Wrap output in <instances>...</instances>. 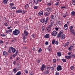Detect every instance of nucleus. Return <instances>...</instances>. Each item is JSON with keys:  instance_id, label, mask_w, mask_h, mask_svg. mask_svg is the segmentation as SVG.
Listing matches in <instances>:
<instances>
[{"instance_id": "f257e3e1", "label": "nucleus", "mask_w": 75, "mask_h": 75, "mask_svg": "<svg viewBox=\"0 0 75 75\" xmlns=\"http://www.w3.org/2000/svg\"><path fill=\"white\" fill-rule=\"evenodd\" d=\"M28 35V33L27 32V31L24 30V33L22 34V37H23V39L24 40L23 42H26V41H25V40L27 38H26L25 37H27Z\"/></svg>"}, {"instance_id": "f03ea898", "label": "nucleus", "mask_w": 75, "mask_h": 75, "mask_svg": "<svg viewBox=\"0 0 75 75\" xmlns=\"http://www.w3.org/2000/svg\"><path fill=\"white\" fill-rule=\"evenodd\" d=\"M20 33V30H19L15 29L13 32V34L14 35H17Z\"/></svg>"}, {"instance_id": "7ed1b4c3", "label": "nucleus", "mask_w": 75, "mask_h": 75, "mask_svg": "<svg viewBox=\"0 0 75 75\" xmlns=\"http://www.w3.org/2000/svg\"><path fill=\"white\" fill-rule=\"evenodd\" d=\"M57 32H56V31H54L52 33L51 35L52 36L55 37V36L57 35Z\"/></svg>"}, {"instance_id": "20e7f679", "label": "nucleus", "mask_w": 75, "mask_h": 75, "mask_svg": "<svg viewBox=\"0 0 75 75\" xmlns=\"http://www.w3.org/2000/svg\"><path fill=\"white\" fill-rule=\"evenodd\" d=\"M59 42L58 41H56L55 40H53L52 41V44H55L56 45H58V44Z\"/></svg>"}, {"instance_id": "39448f33", "label": "nucleus", "mask_w": 75, "mask_h": 75, "mask_svg": "<svg viewBox=\"0 0 75 75\" xmlns=\"http://www.w3.org/2000/svg\"><path fill=\"white\" fill-rule=\"evenodd\" d=\"M50 19V17H47L46 18V19H45V21L46 22V24H48Z\"/></svg>"}, {"instance_id": "423d86ee", "label": "nucleus", "mask_w": 75, "mask_h": 75, "mask_svg": "<svg viewBox=\"0 0 75 75\" xmlns=\"http://www.w3.org/2000/svg\"><path fill=\"white\" fill-rule=\"evenodd\" d=\"M57 23H58L57 26L58 27V28L60 29H61L62 27H61V25H60L61 23L60 22V21H59V22L58 21L57 22Z\"/></svg>"}, {"instance_id": "0eeeda50", "label": "nucleus", "mask_w": 75, "mask_h": 75, "mask_svg": "<svg viewBox=\"0 0 75 75\" xmlns=\"http://www.w3.org/2000/svg\"><path fill=\"white\" fill-rule=\"evenodd\" d=\"M10 49L11 50H12V52H13V53H14L15 52H16V50L14 48H13V47H10Z\"/></svg>"}, {"instance_id": "6e6552de", "label": "nucleus", "mask_w": 75, "mask_h": 75, "mask_svg": "<svg viewBox=\"0 0 75 75\" xmlns=\"http://www.w3.org/2000/svg\"><path fill=\"white\" fill-rule=\"evenodd\" d=\"M46 10L47 11H48V12H49L51 11L52 10V8L50 7H49L47 8Z\"/></svg>"}, {"instance_id": "1a4fd4ad", "label": "nucleus", "mask_w": 75, "mask_h": 75, "mask_svg": "<svg viewBox=\"0 0 75 75\" xmlns=\"http://www.w3.org/2000/svg\"><path fill=\"white\" fill-rule=\"evenodd\" d=\"M61 68V66H59L57 68V71H61L62 70V68Z\"/></svg>"}, {"instance_id": "9d476101", "label": "nucleus", "mask_w": 75, "mask_h": 75, "mask_svg": "<svg viewBox=\"0 0 75 75\" xmlns=\"http://www.w3.org/2000/svg\"><path fill=\"white\" fill-rule=\"evenodd\" d=\"M54 19H55V17L54 16L52 15L51 16V20L52 21H54Z\"/></svg>"}, {"instance_id": "9b49d317", "label": "nucleus", "mask_w": 75, "mask_h": 75, "mask_svg": "<svg viewBox=\"0 0 75 75\" xmlns=\"http://www.w3.org/2000/svg\"><path fill=\"white\" fill-rule=\"evenodd\" d=\"M64 28L65 30H67L68 29V26L67 24H65L64 25Z\"/></svg>"}, {"instance_id": "f8f14e48", "label": "nucleus", "mask_w": 75, "mask_h": 75, "mask_svg": "<svg viewBox=\"0 0 75 75\" xmlns=\"http://www.w3.org/2000/svg\"><path fill=\"white\" fill-rule=\"evenodd\" d=\"M3 55H4L5 57H7V56L8 55V53H7L5 51H4L3 52Z\"/></svg>"}, {"instance_id": "ddd939ff", "label": "nucleus", "mask_w": 75, "mask_h": 75, "mask_svg": "<svg viewBox=\"0 0 75 75\" xmlns=\"http://www.w3.org/2000/svg\"><path fill=\"white\" fill-rule=\"evenodd\" d=\"M43 13H44L42 11L38 13V16H41L43 15Z\"/></svg>"}, {"instance_id": "4468645a", "label": "nucleus", "mask_w": 75, "mask_h": 75, "mask_svg": "<svg viewBox=\"0 0 75 75\" xmlns=\"http://www.w3.org/2000/svg\"><path fill=\"white\" fill-rule=\"evenodd\" d=\"M16 13H23V12L22 11V10L21 9L17 11L16 12Z\"/></svg>"}, {"instance_id": "2eb2a0df", "label": "nucleus", "mask_w": 75, "mask_h": 75, "mask_svg": "<svg viewBox=\"0 0 75 75\" xmlns=\"http://www.w3.org/2000/svg\"><path fill=\"white\" fill-rule=\"evenodd\" d=\"M50 12H45L44 13V15L45 16H48L50 14Z\"/></svg>"}, {"instance_id": "dca6fc26", "label": "nucleus", "mask_w": 75, "mask_h": 75, "mask_svg": "<svg viewBox=\"0 0 75 75\" xmlns=\"http://www.w3.org/2000/svg\"><path fill=\"white\" fill-rule=\"evenodd\" d=\"M41 23H44L45 24H46L45 21V19H42L40 20Z\"/></svg>"}, {"instance_id": "f3484780", "label": "nucleus", "mask_w": 75, "mask_h": 75, "mask_svg": "<svg viewBox=\"0 0 75 75\" xmlns=\"http://www.w3.org/2000/svg\"><path fill=\"white\" fill-rule=\"evenodd\" d=\"M65 35L64 34L62 35L60 37V39H61V40H64L65 39Z\"/></svg>"}, {"instance_id": "a211bd4d", "label": "nucleus", "mask_w": 75, "mask_h": 75, "mask_svg": "<svg viewBox=\"0 0 75 75\" xmlns=\"http://www.w3.org/2000/svg\"><path fill=\"white\" fill-rule=\"evenodd\" d=\"M51 68V66H48L47 67V69H45V70L47 71H50V69Z\"/></svg>"}, {"instance_id": "6ab92c4d", "label": "nucleus", "mask_w": 75, "mask_h": 75, "mask_svg": "<svg viewBox=\"0 0 75 75\" xmlns=\"http://www.w3.org/2000/svg\"><path fill=\"white\" fill-rule=\"evenodd\" d=\"M46 31L48 32H50L51 31V28H50L47 27L46 28Z\"/></svg>"}, {"instance_id": "aec40b11", "label": "nucleus", "mask_w": 75, "mask_h": 75, "mask_svg": "<svg viewBox=\"0 0 75 75\" xmlns=\"http://www.w3.org/2000/svg\"><path fill=\"white\" fill-rule=\"evenodd\" d=\"M57 55L58 57H60V56H61V52H57Z\"/></svg>"}, {"instance_id": "412c9836", "label": "nucleus", "mask_w": 75, "mask_h": 75, "mask_svg": "<svg viewBox=\"0 0 75 75\" xmlns=\"http://www.w3.org/2000/svg\"><path fill=\"white\" fill-rule=\"evenodd\" d=\"M49 34H46L45 35L44 37L45 38H49Z\"/></svg>"}, {"instance_id": "4be33fe9", "label": "nucleus", "mask_w": 75, "mask_h": 75, "mask_svg": "<svg viewBox=\"0 0 75 75\" xmlns=\"http://www.w3.org/2000/svg\"><path fill=\"white\" fill-rule=\"evenodd\" d=\"M3 1L4 3L6 4H7V3L8 0H3Z\"/></svg>"}, {"instance_id": "5701e85b", "label": "nucleus", "mask_w": 75, "mask_h": 75, "mask_svg": "<svg viewBox=\"0 0 75 75\" xmlns=\"http://www.w3.org/2000/svg\"><path fill=\"white\" fill-rule=\"evenodd\" d=\"M17 68H15L13 69V71L14 74L17 73Z\"/></svg>"}, {"instance_id": "b1692460", "label": "nucleus", "mask_w": 75, "mask_h": 75, "mask_svg": "<svg viewBox=\"0 0 75 75\" xmlns=\"http://www.w3.org/2000/svg\"><path fill=\"white\" fill-rule=\"evenodd\" d=\"M30 6V5L28 4H27L25 6V9H27L28 7H29V6Z\"/></svg>"}, {"instance_id": "393cba45", "label": "nucleus", "mask_w": 75, "mask_h": 75, "mask_svg": "<svg viewBox=\"0 0 75 75\" xmlns=\"http://www.w3.org/2000/svg\"><path fill=\"white\" fill-rule=\"evenodd\" d=\"M71 14L72 16H75V12L74 11H72L71 13Z\"/></svg>"}, {"instance_id": "a878e982", "label": "nucleus", "mask_w": 75, "mask_h": 75, "mask_svg": "<svg viewBox=\"0 0 75 75\" xmlns=\"http://www.w3.org/2000/svg\"><path fill=\"white\" fill-rule=\"evenodd\" d=\"M16 69H17L18 70H19V69H20L21 68L20 66V65L18 64V65L17 66Z\"/></svg>"}, {"instance_id": "bb28decb", "label": "nucleus", "mask_w": 75, "mask_h": 75, "mask_svg": "<svg viewBox=\"0 0 75 75\" xmlns=\"http://www.w3.org/2000/svg\"><path fill=\"white\" fill-rule=\"evenodd\" d=\"M21 74V71H19L17 72L16 75H20Z\"/></svg>"}, {"instance_id": "cd10ccee", "label": "nucleus", "mask_w": 75, "mask_h": 75, "mask_svg": "<svg viewBox=\"0 0 75 75\" xmlns=\"http://www.w3.org/2000/svg\"><path fill=\"white\" fill-rule=\"evenodd\" d=\"M34 2L37 5V4L38 3V0H34Z\"/></svg>"}, {"instance_id": "c85d7f7f", "label": "nucleus", "mask_w": 75, "mask_h": 75, "mask_svg": "<svg viewBox=\"0 0 75 75\" xmlns=\"http://www.w3.org/2000/svg\"><path fill=\"white\" fill-rule=\"evenodd\" d=\"M31 37H32V38H35V37H36V36H35V34H32V35L31 36Z\"/></svg>"}, {"instance_id": "c756f323", "label": "nucleus", "mask_w": 75, "mask_h": 75, "mask_svg": "<svg viewBox=\"0 0 75 75\" xmlns=\"http://www.w3.org/2000/svg\"><path fill=\"white\" fill-rule=\"evenodd\" d=\"M66 58H67V59H69L70 58H71V56H67L65 57Z\"/></svg>"}, {"instance_id": "7c9ffc66", "label": "nucleus", "mask_w": 75, "mask_h": 75, "mask_svg": "<svg viewBox=\"0 0 75 75\" xmlns=\"http://www.w3.org/2000/svg\"><path fill=\"white\" fill-rule=\"evenodd\" d=\"M38 8V6H34L33 7V8H34V9H37V8Z\"/></svg>"}, {"instance_id": "2f4dec72", "label": "nucleus", "mask_w": 75, "mask_h": 75, "mask_svg": "<svg viewBox=\"0 0 75 75\" xmlns=\"http://www.w3.org/2000/svg\"><path fill=\"white\" fill-rule=\"evenodd\" d=\"M59 33L61 35H62L63 33H64V32H63V30H61L59 32Z\"/></svg>"}, {"instance_id": "473e14b6", "label": "nucleus", "mask_w": 75, "mask_h": 75, "mask_svg": "<svg viewBox=\"0 0 75 75\" xmlns=\"http://www.w3.org/2000/svg\"><path fill=\"white\" fill-rule=\"evenodd\" d=\"M38 51L39 52H41L42 51V49H41V48H40L38 50Z\"/></svg>"}, {"instance_id": "72a5a7b5", "label": "nucleus", "mask_w": 75, "mask_h": 75, "mask_svg": "<svg viewBox=\"0 0 75 75\" xmlns=\"http://www.w3.org/2000/svg\"><path fill=\"white\" fill-rule=\"evenodd\" d=\"M62 60L63 61V62H66V61H67V60L64 59H62Z\"/></svg>"}, {"instance_id": "f704fd0d", "label": "nucleus", "mask_w": 75, "mask_h": 75, "mask_svg": "<svg viewBox=\"0 0 75 75\" xmlns=\"http://www.w3.org/2000/svg\"><path fill=\"white\" fill-rule=\"evenodd\" d=\"M53 63H56V62H57V60H56V59H53Z\"/></svg>"}, {"instance_id": "c9c22d12", "label": "nucleus", "mask_w": 75, "mask_h": 75, "mask_svg": "<svg viewBox=\"0 0 75 75\" xmlns=\"http://www.w3.org/2000/svg\"><path fill=\"white\" fill-rule=\"evenodd\" d=\"M54 21H52L50 23V25H52V26L54 25Z\"/></svg>"}, {"instance_id": "e433bc0d", "label": "nucleus", "mask_w": 75, "mask_h": 75, "mask_svg": "<svg viewBox=\"0 0 75 75\" xmlns=\"http://www.w3.org/2000/svg\"><path fill=\"white\" fill-rule=\"evenodd\" d=\"M50 68L51 69V71H53L54 70V67H50Z\"/></svg>"}, {"instance_id": "4c0bfd02", "label": "nucleus", "mask_w": 75, "mask_h": 75, "mask_svg": "<svg viewBox=\"0 0 75 75\" xmlns=\"http://www.w3.org/2000/svg\"><path fill=\"white\" fill-rule=\"evenodd\" d=\"M4 25L5 26H8V24L7 23H4Z\"/></svg>"}, {"instance_id": "58836bf2", "label": "nucleus", "mask_w": 75, "mask_h": 75, "mask_svg": "<svg viewBox=\"0 0 75 75\" xmlns=\"http://www.w3.org/2000/svg\"><path fill=\"white\" fill-rule=\"evenodd\" d=\"M61 35V34H60V33H59L57 35V37H60Z\"/></svg>"}, {"instance_id": "ea45409f", "label": "nucleus", "mask_w": 75, "mask_h": 75, "mask_svg": "<svg viewBox=\"0 0 75 75\" xmlns=\"http://www.w3.org/2000/svg\"><path fill=\"white\" fill-rule=\"evenodd\" d=\"M47 70V71H45V74H48V73H49V72H48V71H47V70Z\"/></svg>"}, {"instance_id": "a19ab883", "label": "nucleus", "mask_w": 75, "mask_h": 75, "mask_svg": "<svg viewBox=\"0 0 75 75\" xmlns=\"http://www.w3.org/2000/svg\"><path fill=\"white\" fill-rule=\"evenodd\" d=\"M11 9H16V7H12L11 8Z\"/></svg>"}, {"instance_id": "79ce46f5", "label": "nucleus", "mask_w": 75, "mask_h": 75, "mask_svg": "<svg viewBox=\"0 0 75 75\" xmlns=\"http://www.w3.org/2000/svg\"><path fill=\"white\" fill-rule=\"evenodd\" d=\"M1 37H5L6 36V35H4V34H1Z\"/></svg>"}, {"instance_id": "37998d69", "label": "nucleus", "mask_w": 75, "mask_h": 75, "mask_svg": "<svg viewBox=\"0 0 75 75\" xmlns=\"http://www.w3.org/2000/svg\"><path fill=\"white\" fill-rule=\"evenodd\" d=\"M8 52L9 53H11V49H9L8 50Z\"/></svg>"}, {"instance_id": "c03bdc74", "label": "nucleus", "mask_w": 75, "mask_h": 75, "mask_svg": "<svg viewBox=\"0 0 75 75\" xmlns=\"http://www.w3.org/2000/svg\"><path fill=\"white\" fill-rule=\"evenodd\" d=\"M48 50V51H52V49L50 48H49Z\"/></svg>"}, {"instance_id": "a18cd8bd", "label": "nucleus", "mask_w": 75, "mask_h": 75, "mask_svg": "<svg viewBox=\"0 0 75 75\" xmlns=\"http://www.w3.org/2000/svg\"><path fill=\"white\" fill-rule=\"evenodd\" d=\"M68 42H67L64 45V47H67V46L68 45Z\"/></svg>"}, {"instance_id": "49530a36", "label": "nucleus", "mask_w": 75, "mask_h": 75, "mask_svg": "<svg viewBox=\"0 0 75 75\" xmlns=\"http://www.w3.org/2000/svg\"><path fill=\"white\" fill-rule=\"evenodd\" d=\"M52 25H49L48 26V28H51V27H52Z\"/></svg>"}, {"instance_id": "de8ad7c7", "label": "nucleus", "mask_w": 75, "mask_h": 75, "mask_svg": "<svg viewBox=\"0 0 75 75\" xmlns=\"http://www.w3.org/2000/svg\"><path fill=\"white\" fill-rule=\"evenodd\" d=\"M42 68H45V65L44 64H43L42 66Z\"/></svg>"}, {"instance_id": "09e8293b", "label": "nucleus", "mask_w": 75, "mask_h": 75, "mask_svg": "<svg viewBox=\"0 0 75 75\" xmlns=\"http://www.w3.org/2000/svg\"><path fill=\"white\" fill-rule=\"evenodd\" d=\"M74 32H75V30L74 29H72L71 30L72 33H74Z\"/></svg>"}, {"instance_id": "8fccbe9b", "label": "nucleus", "mask_w": 75, "mask_h": 75, "mask_svg": "<svg viewBox=\"0 0 75 75\" xmlns=\"http://www.w3.org/2000/svg\"><path fill=\"white\" fill-rule=\"evenodd\" d=\"M47 4L48 5V6H51V3H47Z\"/></svg>"}, {"instance_id": "3c124183", "label": "nucleus", "mask_w": 75, "mask_h": 75, "mask_svg": "<svg viewBox=\"0 0 75 75\" xmlns=\"http://www.w3.org/2000/svg\"><path fill=\"white\" fill-rule=\"evenodd\" d=\"M25 73H26V74H28V71H27V69H26L25 70Z\"/></svg>"}, {"instance_id": "603ef678", "label": "nucleus", "mask_w": 75, "mask_h": 75, "mask_svg": "<svg viewBox=\"0 0 75 75\" xmlns=\"http://www.w3.org/2000/svg\"><path fill=\"white\" fill-rule=\"evenodd\" d=\"M10 6H14V4L11 3L10 5Z\"/></svg>"}, {"instance_id": "864d4df0", "label": "nucleus", "mask_w": 75, "mask_h": 75, "mask_svg": "<svg viewBox=\"0 0 75 75\" xmlns=\"http://www.w3.org/2000/svg\"><path fill=\"white\" fill-rule=\"evenodd\" d=\"M37 62L38 63H40L41 62V61L40 59L38 60Z\"/></svg>"}, {"instance_id": "5fc2aeb1", "label": "nucleus", "mask_w": 75, "mask_h": 75, "mask_svg": "<svg viewBox=\"0 0 75 75\" xmlns=\"http://www.w3.org/2000/svg\"><path fill=\"white\" fill-rule=\"evenodd\" d=\"M68 49L69 51H71V50H72V48L70 47H69L68 48Z\"/></svg>"}, {"instance_id": "6e6d98bb", "label": "nucleus", "mask_w": 75, "mask_h": 75, "mask_svg": "<svg viewBox=\"0 0 75 75\" xmlns=\"http://www.w3.org/2000/svg\"><path fill=\"white\" fill-rule=\"evenodd\" d=\"M55 75H59V73L58 72H56Z\"/></svg>"}, {"instance_id": "4d7b16f0", "label": "nucleus", "mask_w": 75, "mask_h": 75, "mask_svg": "<svg viewBox=\"0 0 75 75\" xmlns=\"http://www.w3.org/2000/svg\"><path fill=\"white\" fill-rule=\"evenodd\" d=\"M70 69L71 70H73V69H74V67H73V66H71L70 67Z\"/></svg>"}, {"instance_id": "13d9d810", "label": "nucleus", "mask_w": 75, "mask_h": 75, "mask_svg": "<svg viewBox=\"0 0 75 75\" xmlns=\"http://www.w3.org/2000/svg\"><path fill=\"white\" fill-rule=\"evenodd\" d=\"M44 68H43L42 67L40 68V69L41 71H44Z\"/></svg>"}, {"instance_id": "bf43d9fd", "label": "nucleus", "mask_w": 75, "mask_h": 75, "mask_svg": "<svg viewBox=\"0 0 75 75\" xmlns=\"http://www.w3.org/2000/svg\"><path fill=\"white\" fill-rule=\"evenodd\" d=\"M75 56V54H72V55L71 56V57L72 58H74V56Z\"/></svg>"}, {"instance_id": "052dcab7", "label": "nucleus", "mask_w": 75, "mask_h": 75, "mask_svg": "<svg viewBox=\"0 0 75 75\" xmlns=\"http://www.w3.org/2000/svg\"><path fill=\"white\" fill-rule=\"evenodd\" d=\"M72 3L73 4L75 5V0L73 1L72 2Z\"/></svg>"}, {"instance_id": "680f3d73", "label": "nucleus", "mask_w": 75, "mask_h": 75, "mask_svg": "<svg viewBox=\"0 0 75 75\" xmlns=\"http://www.w3.org/2000/svg\"><path fill=\"white\" fill-rule=\"evenodd\" d=\"M6 33H9V30H7L6 31Z\"/></svg>"}, {"instance_id": "e2e57ef3", "label": "nucleus", "mask_w": 75, "mask_h": 75, "mask_svg": "<svg viewBox=\"0 0 75 75\" xmlns=\"http://www.w3.org/2000/svg\"><path fill=\"white\" fill-rule=\"evenodd\" d=\"M63 17L64 18H65L66 17V14H64L63 15Z\"/></svg>"}, {"instance_id": "0e129e2a", "label": "nucleus", "mask_w": 75, "mask_h": 75, "mask_svg": "<svg viewBox=\"0 0 75 75\" xmlns=\"http://www.w3.org/2000/svg\"><path fill=\"white\" fill-rule=\"evenodd\" d=\"M55 4L56 6H58V4H59L58 3V2H57L56 3H55Z\"/></svg>"}, {"instance_id": "69168bd1", "label": "nucleus", "mask_w": 75, "mask_h": 75, "mask_svg": "<svg viewBox=\"0 0 75 75\" xmlns=\"http://www.w3.org/2000/svg\"><path fill=\"white\" fill-rule=\"evenodd\" d=\"M9 33H11V32H12V29H10L9 30Z\"/></svg>"}, {"instance_id": "338daca9", "label": "nucleus", "mask_w": 75, "mask_h": 75, "mask_svg": "<svg viewBox=\"0 0 75 75\" xmlns=\"http://www.w3.org/2000/svg\"><path fill=\"white\" fill-rule=\"evenodd\" d=\"M72 35H75V32H74V33H72Z\"/></svg>"}, {"instance_id": "774afa93", "label": "nucleus", "mask_w": 75, "mask_h": 75, "mask_svg": "<svg viewBox=\"0 0 75 75\" xmlns=\"http://www.w3.org/2000/svg\"><path fill=\"white\" fill-rule=\"evenodd\" d=\"M18 50H17L16 52V54H18Z\"/></svg>"}]
</instances>
